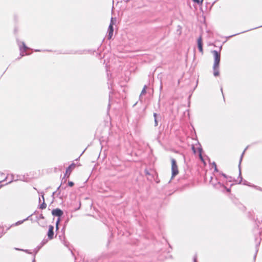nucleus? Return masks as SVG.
<instances>
[{
    "mask_svg": "<svg viewBox=\"0 0 262 262\" xmlns=\"http://www.w3.org/2000/svg\"><path fill=\"white\" fill-rule=\"evenodd\" d=\"M212 53L214 56V64L213 66V75L214 76H218L220 74L219 72V66L221 59V54L216 51H212Z\"/></svg>",
    "mask_w": 262,
    "mask_h": 262,
    "instance_id": "1",
    "label": "nucleus"
},
{
    "mask_svg": "<svg viewBox=\"0 0 262 262\" xmlns=\"http://www.w3.org/2000/svg\"><path fill=\"white\" fill-rule=\"evenodd\" d=\"M171 171H172V178L174 177L179 173L178 166L177 164L176 160L174 159H171Z\"/></svg>",
    "mask_w": 262,
    "mask_h": 262,
    "instance_id": "2",
    "label": "nucleus"
},
{
    "mask_svg": "<svg viewBox=\"0 0 262 262\" xmlns=\"http://www.w3.org/2000/svg\"><path fill=\"white\" fill-rule=\"evenodd\" d=\"M76 167V165L73 163L67 169L64 174V178H69L72 171Z\"/></svg>",
    "mask_w": 262,
    "mask_h": 262,
    "instance_id": "3",
    "label": "nucleus"
},
{
    "mask_svg": "<svg viewBox=\"0 0 262 262\" xmlns=\"http://www.w3.org/2000/svg\"><path fill=\"white\" fill-rule=\"evenodd\" d=\"M54 226L52 225L49 226V230L47 233L48 237L50 240L53 239L54 238Z\"/></svg>",
    "mask_w": 262,
    "mask_h": 262,
    "instance_id": "4",
    "label": "nucleus"
},
{
    "mask_svg": "<svg viewBox=\"0 0 262 262\" xmlns=\"http://www.w3.org/2000/svg\"><path fill=\"white\" fill-rule=\"evenodd\" d=\"M52 214L54 216L60 217L62 215L63 212L61 209L57 208L52 210Z\"/></svg>",
    "mask_w": 262,
    "mask_h": 262,
    "instance_id": "5",
    "label": "nucleus"
},
{
    "mask_svg": "<svg viewBox=\"0 0 262 262\" xmlns=\"http://www.w3.org/2000/svg\"><path fill=\"white\" fill-rule=\"evenodd\" d=\"M198 46L199 48V50L200 52L203 54V39L201 36L199 37L198 39Z\"/></svg>",
    "mask_w": 262,
    "mask_h": 262,
    "instance_id": "6",
    "label": "nucleus"
},
{
    "mask_svg": "<svg viewBox=\"0 0 262 262\" xmlns=\"http://www.w3.org/2000/svg\"><path fill=\"white\" fill-rule=\"evenodd\" d=\"M114 32V29L113 27V24H111L108 27V38L111 39L113 36Z\"/></svg>",
    "mask_w": 262,
    "mask_h": 262,
    "instance_id": "7",
    "label": "nucleus"
},
{
    "mask_svg": "<svg viewBox=\"0 0 262 262\" xmlns=\"http://www.w3.org/2000/svg\"><path fill=\"white\" fill-rule=\"evenodd\" d=\"M47 207V205L45 203H43L41 205H40V208H41V209H45Z\"/></svg>",
    "mask_w": 262,
    "mask_h": 262,
    "instance_id": "8",
    "label": "nucleus"
},
{
    "mask_svg": "<svg viewBox=\"0 0 262 262\" xmlns=\"http://www.w3.org/2000/svg\"><path fill=\"white\" fill-rule=\"evenodd\" d=\"M68 185L70 186V187H73L74 186V183L73 182H71V181H69L68 182Z\"/></svg>",
    "mask_w": 262,
    "mask_h": 262,
    "instance_id": "9",
    "label": "nucleus"
},
{
    "mask_svg": "<svg viewBox=\"0 0 262 262\" xmlns=\"http://www.w3.org/2000/svg\"><path fill=\"white\" fill-rule=\"evenodd\" d=\"M145 175L146 176H150V174L149 173V172L148 171V170H147V169H145Z\"/></svg>",
    "mask_w": 262,
    "mask_h": 262,
    "instance_id": "10",
    "label": "nucleus"
},
{
    "mask_svg": "<svg viewBox=\"0 0 262 262\" xmlns=\"http://www.w3.org/2000/svg\"><path fill=\"white\" fill-rule=\"evenodd\" d=\"M213 165L214 167V170L216 171H217V166H216V164L214 162L213 163Z\"/></svg>",
    "mask_w": 262,
    "mask_h": 262,
    "instance_id": "11",
    "label": "nucleus"
},
{
    "mask_svg": "<svg viewBox=\"0 0 262 262\" xmlns=\"http://www.w3.org/2000/svg\"><path fill=\"white\" fill-rule=\"evenodd\" d=\"M59 219H58V221H57L56 224V230H58V224H59Z\"/></svg>",
    "mask_w": 262,
    "mask_h": 262,
    "instance_id": "12",
    "label": "nucleus"
},
{
    "mask_svg": "<svg viewBox=\"0 0 262 262\" xmlns=\"http://www.w3.org/2000/svg\"><path fill=\"white\" fill-rule=\"evenodd\" d=\"M155 126L158 125V121H157V118H155Z\"/></svg>",
    "mask_w": 262,
    "mask_h": 262,
    "instance_id": "13",
    "label": "nucleus"
},
{
    "mask_svg": "<svg viewBox=\"0 0 262 262\" xmlns=\"http://www.w3.org/2000/svg\"><path fill=\"white\" fill-rule=\"evenodd\" d=\"M200 156V158L201 159V160L203 162H204V159H203V157H202V155H201V154H200V156Z\"/></svg>",
    "mask_w": 262,
    "mask_h": 262,
    "instance_id": "14",
    "label": "nucleus"
},
{
    "mask_svg": "<svg viewBox=\"0 0 262 262\" xmlns=\"http://www.w3.org/2000/svg\"><path fill=\"white\" fill-rule=\"evenodd\" d=\"M194 3H196L197 4H199L200 3V1L199 0H192Z\"/></svg>",
    "mask_w": 262,
    "mask_h": 262,
    "instance_id": "15",
    "label": "nucleus"
},
{
    "mask_svg": "<svg viewBox=\"0 0 262 262\" xmlns=\"http://www.w3.org/2000/svg\"><path fill=\"white\" fill-rule=\"evenodd\" d=\"M146 93V90H145V89L144 88L143 90H142V94H145Z\"/></svg>",
    "mask_w": 262,
    "mask_h": 262,
    "instance_id": "16",
    "label": "nucleus"
},
{
    "mask_svg": "<svg viewBox=\"0 0 262 262\" xmlns=\"http://www.w3.org/2000/svg\"><path fill=\"white\" fill-rule=\"evenodd\" d=\"M154 117H155V118H157V114H156V113H154Z\"/></svg>",
    "mask_w": 262,
    "mask_h": 262,
    "instance_id": "17",
    "label": "nucleus"
},
{
    "mask_svg": "<svg viewBox=\"0 0 262 262\" xmlns=\"http://www.w3.org/2000/svg\"><path fill=\"white\" fill-rule=\"evenodd\" d=\"M227 191H230V190L229 189H228Z\"/></svg>",
    "mask_w": 262,
    "mask_h": 262,
    "instance_id": "18",
    "label": "nucleus"
}]
</instances>
